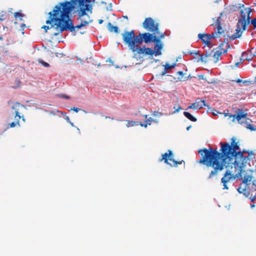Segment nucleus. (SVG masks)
Listing matches in <instances>:
<instances>
[{
	"instance_id": "412c9836",
	"label": "nucleus",
	"mask_w": 256,
	"mask_h": 256,
	"mask_svg": "<svg viewBox=\"0 0 256 256\" xmlns=\"http://www.w3.org/2000/svg\"><path fill=\"white\" fill-rule=\"evenodd\" d=\"M224 116H228V119L232 122H234L235 119L236 118L238 121L240 120V112H237L236 114H228V113H224Z\"/></svg>"
},
{
	"instance_id": "f257e3e1",
	"label": "nucleus",
	"mask_w": 256,
	"mask_h": 256,
	"mask_svg": "<svg viewBox=\"0 0 256 256\" xmlns=\"http://www.w3.org/2000/svg\"><path fill=\"white\" fill-rule=\"evenodd\" d=\"M231 140L230 144L220 142V152L216 148H212L208 149L204 148L198 151L202 156L198 162L205 165L208 168H212L208 180L216 176L224 168L230 166V164H234L236 168H240V162L236 160L238 156L240 155V151H237L239 149V146L234 137L232 138Z\"/></svg>"
},
{
	"instance_id": "2f4dec72",
	"label": "nucleus",
	"mask_w": 256,
	"mask_h": 256,
	"mask_svg": "<svg viewBox=\"0 0 256 256\" xmlns=\"http://www.w3.org/2000/svg\"><path fill=\"white\" fill-rule=\"evenodd\" d=\"M188 53L190 55L194 56V58H196V56L200 55V51H198V50L194 51V52H188Z\"/></svg>"
},
{
	"instance_id": "4c0bfd02",
	"label": "nucleus",
	"mask_w": 256,
	"mask_h": 256,
	"mask_svg": "<svg viewBox=\"0 0 256 256\" xmlns=\"http://www.w3.org/2000/svg\"><path fill=\"white\" fill-rule=\"evenodd\" d=\"M177 74H179V75H180V76H182V78H178V80H181V81H184V80H186V78H184V80H182V76H183V75H184V73H183V72H182V71H179V72H177Z\"/></svg>"
},
{
	"instance_id": "864d4df0",
	"label": "nucleus",
	"mask_w": 256,
	"mask_h": 256,
	"mask_svg": "<svg viewBox=\"0 0 256 256\" xmlns=\"http://www.w3.org/2000/svg\"><path fill=\"white\" fill-rule=\"evenodd\" d=\"M66 120H67V122H70V118H69V117H68V116H66Z\"/></svg>"
},
{
	"instance_id": "603ef678",
	"label": "nucleus",
	"mask_w": 256,
	"mask_h": 256,
	"mask_svg": "<svg viewBox=\"0 0 256 256\" xmlns=\"http://www.w3.org/2000/svg\"><path fill=\"white\" fill-rule=\"evenodd\" d=\"M104 118H105L106 119V118H111L112 120H114V118H111L110 116H106L104 117Z\"/></svg>"
},
{
	"instance_id": "f704fd0d",
	"label": "nucleus",
	"mask_w": 256,
	"mask_h": 256,
	"mask_svg": "<svg viewBox=\"0 0 256 256\" xmlns=\"http://www.w3.org/2000/svg\"><path fill=\"white\" fill-rule=\"evenodd\" d=\"M174 113L178 112L180 110H182V108L178 104L177 106H174Z\"/></svg>"
},
{
	"instance_id": "a19ab883",
	"label": "nucleus",
	"mask_w": 256,
	"mask_h": 256,
	"mask_svg": "<svg viewBox=\"0 0 256 256\" xmlns=\"http://www.w3.org/2000/svg\"><path fill=\"white\" fill-rule=\"evenodd\" d=\"M70 110H72L76 112H79L81 110L80 108H78L73 107L72 108H71Z\"/></svg>"
},
{
	"instance_id": "5fc2aeb1",
	"label": "nucleus",
	"mask_w": 256,
	"mask_h": 256,
	"mask_svg": "<svg viewBox=\"0 0 256 256\" xmlns=\"http://www.w3.org/2000/svg\"><path fill=\"white\" fill-rule=\"evenodd\" d=\"M237 190L240 194V186L237 188Z\"/></svg>"
},
{
	"instance_id": "13d9d810",
	"label": "nucleus",
	"mask_w": 256,
	"mask_h": 256,
	"mask_svg": "<svg viewBox=\"0 0 256 256\" xmlns=\"http://www.w3.org/2000/svg\"><path fill=\"white\" fill-rule=\"evenodd\" d=\"M124 18H126V19H128V16H123Z\"/></svg>"
},
{
	"instance_id": "4468645a",
	"label": "nucleus",
	"mask_w": 256,
	"mask_h": 256,
	"mask_svg": "<svg viewBox=\"0 0 256 256\" xmlns=\"http://www.w3.org/2000/svg\"><path fill=\"white\" fill-rule=\"evenodd\" d=\"M238 174H240V173L238 172L235 176L231 174L229 170H226L225 172L224 176L222 178L221 182L223 184V189L228 190V188L227 186V182H228L230 180H235L238 177Z\"/></svg>"
},
{
	"instance_id": "aec40b11",
	"label": "nucleus",
	"mask_w": 256,
	"mask_h": 256,
	"mask_svg": "<svg viewBox=\"0 0 256 256\" xmlns=\"http://www.w3.org/2000/svg\"><path fill=\"white\" fill-rule=\"evenodd\" d=\"M240 9V4H232L228 6L227 9L228 13L232 14L234 12L239 11Z\"/></svg>"
},
{
	"instance_id": "393cba45",
	"label": "nucleus",
	"mask_w": 256,
	"mask_h": 256,
	"mask_svg": "<svg viewBox=\"0 0 256 256\" xmlns=\"http://www.w3.org/2000/svg\"><path fill=\"white\" fill-rule=\"evenodd\" d=\"M251 59H252L251 56L250 55L248 56V54L246 52H244L241 54V62L242 60L244 61L246 60H251Z\"/></svg>"
},
{
	"instance_id": "79ce46f5",
	"label": "nucleus",
	"mask_w": 256,
	"mask_h": 256,
	"mask_svg": "<svg viewBox=\"0 0 256 256\" xmlns=\"http://www.w3.org/2000/svg\"><path fill=\"white\" fill-rule=\"evenodd\" d=\"M60 98H66V99H70V96H67V95H65V94H60Z\"/></svg>"
},
{
	"instance_id": "5701e85b",
	"label": "nucleus",
	"mask_w": 256,
	"mask_h": 256,
	"mask_svg": "<svg viewBox=\"0 0 256 256\" xmlns=\"http://www.w3.org/2000/svg\"><path fill=\"white\" fill-rule=\"evenodd\" d=\"M194 104L196 109H200L206 106L204 100H200L199 99L196 100Z\"/></svg>"
},
{
	"instance_id": "39448f33",
	"label": "nucleus",
	"mask_w": 256,
	"mask_h": 256,
	"mask_svg": "<svg viewBox=\"0 0 256 256\" xmlns=\"http://www.w3.org/2000/svg\"><path fill=\"white\" fill-rule=\"evenodd\" d=\"M159 37H157L156 34H154L152 42H154L156 43L154 45V50H153L152 48H146L145 46H142V48H139V52H144V55L145 56H152L154 54L156 56H160L162 54V50L163 48V45L162 44L160 38H164V34L163 33L160 34Z\"/></svg>"
},
{
	"instance_id": "f03ea898",
	"label": "nucleus",
	"mask_w": 256,
	"mask_h": 256,
	"mask_svg": "<svg viewBox=\"0 0 256 256\" xmlns=\"http://www.w3.org/2000/svg\"><path fill=\"white\" fill-rule=\"evenodd\" d=\"M62 8V6L56 5L52 11L48 14L49 19L46 21L47 24H50L52 22H53L54 26H56V32L54 33V36H56L64 30H68L71 32H74L75 31V28H80L86 26L81 22L80 24L74 26L72 20L70 18V14H68V17L62 20L61 16L62 8Z\"/></svg>"
},
{
	"instance_id": "f3484780",
	"label": "nucleus",
	"mask_w": 256,
	"mask_h": 256,
	"mask_svg": "<svg viewBox=\"0 0 256 256\" xmlns=\"http://www.w3.org/2000/svg\"><path fill=\"white\" fill-rule=\"evenodd\" d=\"M213 54V52H207L206 54L204 55L201 54L200 55V58L197 60L198 62H206L208 60H212V59L210 58V57H212Z\"/></svg>"
},
{
	"instance_id": "72a5a7b5",
	"label": "nucleus",
	"mask_w": 256,
	"mask_h": 256,
	"mask_svg": "<svg viewBox=\"0 0 256 256\" xmlns=\"http://www.w3.org/2000/svg\"><path fill=\"white\" fill-rule=\"evenodd\" d=\"M176 66V64H172V65H170L168 64H166L164 66V68L166 70H170V69H172V68H174Z\"/></svg>"
},
{
	"instance_id": "e433bc0d",
	"label": "nucleus",
	"mask_w": 256,
	"mask_h": 256,
	"mask_svg": "<svg viewBox=\"0 0 256 256\" xmlns=\"http://www.w3.org/2000/svg\"><path fill=\"white\" fill-rule=\"evenodd\" d=\"M241 83L244 84L246 86H248V85L252 84V81L246 80H242V79H241Z\"/></svg>"
},
{
	"instance_id": "58836bf2",
	"label": "nucleus",
	"mask_w": 256,
	"mask_h": 256,
	"mask_svg": "<svg viewBox=\"0 0 256 256\" xmlns=\"http://www.w3.org/2000/svg\"><path fill=\"white\" fill-rule=\"evenodd\" d=\"M251 24L254 26V29L256 28V18L252 19V20H250Z\"/></svg>"
},
{
	"instance_id": "2eb2a0df",
	"label": "nucleus",
	"mask_w": 256,
	"mask_h": 256,
	"mask_svg": "<svg viewBox=\"0 0 256 256\" xmlns=\"http://www.w3.org/2000/svg\"><path fill=\"white\" fill-rule=\"evenodd\" d=\"M253 172L252 170L248 168L246 170H244V172L241 174V180H242V184H248V182H251Z\"/></svg>"
},
{
	"instance_id": "bf43d9fd",
	"label": "nucleus",
	"mask_w": 256,
	"mask_h": 256,
	"mask_svg": "<svg viewBox=\"0 0 256 256\" xmlns=\"http://www.w3.org/2000/svg\"><path fill=\"white\" fill-rule=\"evenodd\" d=\"M254 82H256V76L255 77V80L254 81Z\"/></svg>"
},
{
	"instance_id": "8fccbe9b",
	"label": "nucleus",
	"mask_w": 256,
	"mask_h": 256,
	"mask_svg": "<svg viewBox=\"0 0 256 256\" xmlns=\"http://www.w3.org/2000/svg\"><path fill=\"white\" fill-rule=\"evenodd\" d=\"M103 22H104V21H103V20H98V23H99L100 24H102Z\"/></svg>"
},
{
	"instance_id": "7ed1b4c3",
	"label": "nucleus",
	"mask_w": 256,
	"mask_h": 256,
	"mask_svg": "<svg viewBox=\"0 0 256 256\" xmlns=\"http://www.w3.org/2000/svg\"><path fill=\"white\" fill-rule=\"evenodd\" d=\"M154 33L150 34L148 32L140 33L136 36L134 30H132L130 32L126 31L122 34V37L124 42L127 44L129 48L133 52H136V54L140 56L144 55V52H139V48H141L139 46L143 42L146 44L150 43L152 41V38Z\"/></svg>"
},
{
	"instance_id": "cd10ccee",
	"label": "nucleus",
	"mask_w": 256,
	"mask_h": 256,
	"mask_svg": "<svg viewBox=\"0 0 256 256\" xmlns=\"http://www.w3.org/2000/svg\"><path fill=\"white\" fill-rule=\"evenodd\" d=\"M241 194H243L245 196L246 198H248L251 195L250 190H247L246 188L242 189V191H241Z\"/></svg>"
},
{
	"instance_id": "c85d7f7f",
	"label": "nucleus",
	"mask_w": 256,
	"mask_h": 256,
	"mask_svg": "<svg viewBox=\"0 0 256 256\" xmlns=\"http://www.w3.org/2000/svg\"><path fill=\"white\" fill-rule=\"evenodd\" d=\"M14 16L16 18H18L20 20H22V18L24 17V14H22L19 12H16L14 13Z\"/></svg>"
},
{
	"instance_id": "20e7f679",
	"label": "nucleus",
	"mask_w": 256,
	"mask_h": 256,
	"mask_svg": "<svg viewBox=\"0 0 256 256\" xmlns=\"http://www.w3.org/2000/svg\"><path fill=\"white\" fill-rule=\"evenodd\" d=\"M90 2L91 0H70V2L65 1L58 3V5L62 6L61 13L62 20L68 17V14H70L76 6H79L80 8H84L86 4V2L90 3Z\"/></svg>"
},
{
	"instance_id": "680f3d73",
	"label": "nucleus",
	"mask_w": 256,
	"mask_h": 256,
	"mask_svg": "<svg viewBox=\"0 0 256 256\" xmlns=\"http://www.w3.org/2000/svg\"><path fill=\"white\" fill-rule=\"evenodd\" d=\"M84 112L85 113H86V111L84 110Z\"/></svg>"
},
{
	"instance_id": "4d7b16f0",
	"label": "nucleus",
	"mask_w": 256,
	"mask_h": 256,
	"mask_svg": "<svg viewBox=\"0 0 256 256\" xmlns=\"http://www.w3.org/2000/svg\"><path fill=\"white\" fill-rule=\"evenodd\" d=\"M190 128H191V126H188V127H187L186 130H188L190 129Z\"/></svg>"
},
{
	"instance_id": "dca6fc26",
	"label": "nucleus",
	"mask_w": 256,
	"mask_h": 256,
	"mask_svg": "<svg viewBox=\"0 0 256 256\" xmlns=\"http://www.w3.org/2000/svg\"><path fill=\"white\" fill-rule=\"evenodd\" d=\"M251 122L252 120L250 118H247L245 121L241 120V126L248 130H250L252 132L256 131V126L250 123Z\"/></svg>"
},
{
	"instance_id": "7c9ffc66",
	"label": "nucleus",
	"mask_w": 256,
	"mask_h": 256,
	"mask_svg": "<svg viewBox=\"0 0 256 256\" xmlns=\"http://www.w3.org/2000/svg\"><path fill=\"white\" fill-rule=\"evenodd\" d=\"M138 122H134L132 120H128L127 123L126 124V126L127 127L132 126L136 124V125H138V124L137 123H138Z\"/></svg>"
},
{
	"instance_id": "a211bd4d",
	"label": "nucleus",
	"mask_w": 256,
	"mask_h": 256,
	"mask_svg": "<svg viewBox=\"0 0 256 256\" xmlns=\"http://www.w3.org/2000/svg\"><path fill=\"white\" fill-rule=\"evenodd\" d=\"M222 15V13L220 14V16L218 18L215 24L216 26V29L217 30L215 32L217 34H218L219 36L224 32V30L222 29V18L221 16Z\"/></svg>"
},
{
	"instance_id": "0eeeda50",
	"label": "nucleus",
	"mask_w": 256,
	"mask_h": 256,
	"mask_svg": "<svg viewBox=\"0 0 256 256\" xmlns=\"http://www.w3.org/2000/svg\"><path fill=\"white\" fill-rule=\"evenodd\" d=\"M240 62H236L234 65L230 66L226 80L230 83H240V72L238 68Z\"/></svg>"
},
{
	"instance_id": "3c124183",
	"label": "nucleus",
	"mask_w": 256,
	"mask_h": 256,
	"mask_svg": "<svg viewBox=\"0 0 256 256\" xmlns=\"http://www.w3.org/2000/svg\"><path fill=\"white\" fill-rule=\"evenodd\" d=\"M68 122L72 126H73V127H74V123H73V122H72L71 121H70V122Z\"/></svg>"
},
{
	"instance_id": "c756f323",
	"label": "nucleus",
	"mask_w": 256,
	"mask_h": 256,
	"mask_svg": "<svg viewBox=\"0 0 256 256\" xmlns=\"http://www.w3.org/2000/svg\"><path fill=\"white\" fill-rule=\"evenodd\" d=\"M247 114V112L243 109V108H241V120H243V119L246 118Z\"/></svg>"
},
{
	"instance_id": "37998d69",
	"label": "nucleus",
	"mask_w": 256,
	"mask_h": 256,
	"mask_svg": "<svg viewBox=\"0 0 256 256\" xmlns=\"http://www.w3.org/2000/svg\"><path fill=\"white\" fill-rule=\"evenodd\" d=\"M140 125L142 126V127H144L145 128H146L147 127V126L148 125L146 123V124H143L142 123V122H140Z\"/></svg>"
},
{
	"instance_id": "423d86ee",
	"label": "nucleus",
	"mask_w": 256,
	"mask_h": 256,
	"mask_svg": "<svg viewBox=\"0 0 256 256\" xmlns=\"http://www.w3.org/2000/svg\"><path fill=\"white\" fill-rule=\"evenodd\" d=\"M92 7L90 4H86L84 8H80L77 10V14L78 16V20H80L86 26L89 23L92 22V20L90 19L89 15L86 12H90V14L92 13Z\"/></svg>"
},
{
	"instance_id": "49530a36",
	"label": "nucleus",
	"mask_w": 256,
	"mask_h": 256,
	"mask_svg": "<svg viewBox=\"0 0 256 256\" xmlns=\"http://www.w3.org/2000/svg\"><path fill=\"white\" fill-rule=\"evenodd\" d=\"M250 201L252 202H254V201L256 200V196H254L252 197L250 196Z\"/></svg>"
},
{
	"instance_id": "6e6552de",
	"label": "nucleus",
	"mask_w": 256,
	"mask_h": 256,
	"mask_svg": "<svg viewBox=\"0 0 256 256\" xmlns=\"http://www.w3.org/2000/svg\"><path fill=\"white\" fill-rule=\"evenodd\" d=\"M244 7V4H241V8H244V10H246V12H244L243 10L241 9V34L243 31L246 30V26L250 24H251L250 20H252L250 16L252 8H248V9H247Z\"/></svg>"
},
{
	"instance_id": "1a4fd4ad",
	"label": "nucleus",
	"mask_w": 256,
	"mask_h": 256,
	"mask_svg": "<svg viewBox=\"0 0 256 256\" xmlns=\"http://www.w3.org/2000/svg\"><path fill=\"white\" fill-rule=\"evenodd\" d=\"M254 154L253 151L244 149L241 150V174L244 172V168L248 165L250 166V162H252Z\"/></svg>"
},
{
	"instance_id": "9d476101",
	"label": "nucleus",
	"mask_w": 256,
	"mask_h": 256,
	"mask_svg": "<svg viewBox=\"0 0 256 256\" xmlns=\"http://www.w3.org/2000/svg\"><path fill=\"white\" fill-rule=\"evenodd\" d=\"M143 28L154 34H159V24L152 18H147L142 23Z\"/></svg>"
},
{
	"instance_id": "bb28decb",
	"label": "nucleus",
	"mask_w": 256,
	"mask_h": 256,
	"mask_svg": "<svg viewBox=\"0 0 256 256\" xmlns=\"http://www.w3.org/2000/svg\"><path fill=\"white\" fill-rule=\"evenodd\" d=\"M144 116L146 119L145 123H146L148 125H150L152 122H158L157 120L152 119V118H148V116L146 114L144 115Z\"/></svg>"
},
{
	"instance_id": "a18cd8bd",
	"label": "nucleus",
	"mask_w": 256,
	"mask_h": 256,
	"mask_svg": "<svg viewBox=\"0 0 256 256\" xmlns=\"http://www.w3.org/2000/svg\"><path fill=\"white\" fill-rule=\"evenodd\" d=\"M166 68H164V70L162 72V73L160 74V76H164L166 74Z\"/></svg>"
},
{
	"instance_id": "09e8293b",
	"label": "nucleus",
	"mask_w": 256,
	"mask_h": 256,
	"mask_svg": "<svg viewBox=\"0 0 256 256\" xmlns=\"http://www.w3.org/2000/svg\"><path fill=\"white\" fill-rule=\"evenodd\" d=\"M250 207H251L252 208H253L255 207V205H254V204H250Z\"/></svg>"
},
{
	"instance_id": "473e14b6",
	"label": "nucleus",
	"mask_w": 256,
	"mask_h": 256,
	"mask_svg": "<svg viewBox=\"0 0 256 256\" xmlns=\"http://www.w3.org/2000/svg\"><path fill=\"white\" fill-rule=\"evenodd\" d=\"M50 24H52L50 28L47 26H42V28L44 29L46 32H47V31L48 29L52 28L53 27H54V28H56V26H54L53 22H52V23Z\"/></svg>"
},
{
	"instance_id": "a878e982",
	"label": "nucleus",
	"mask_w": 256,
	"mask_h": 256,
	"mask_svg": "<svg viewBox=\"0 0 256 256\" xmlns=\"http://www.w3.org/2000/svg\"><path fill=\"white\" fill-rule=\"evenodd\" d=\"M184 114L186 118L192 122H195L197 120V119L188 112H184Z\"/></svg>"
},
{
	"instance_id": "6e6d98bb",
	"label": "nucleus",
	"mask_w": 256,
	"mask_h": 256,
	"mask_svg": "<svg viewBox=\"0 0 256 256\" xmlns=\"http://www.w3.org/2000/svg\"><path fill=\"white\" fill-rule=\"evenodd\" d=\"M21 26H22V28H24L26 26V24H22Z\"/></svg>"
},
{
	"instance_id": "c9c22d12",
	"label": "nucleus",
	"mask_w": 256,
	"mask_h": 256,
	"mask_svg": "<svg viewBox=\"0 0 256 256\" xmlns=\"http://www.w3.org/2000/svg\"><path fill=\"white\" fill-rule=\"evenodd\" d=\"M152 116H162V114L158 111H154L152 112Z\"/></svg>"
},
{
	"instance_id": "052dcab7",
	"label": "nucleus",
	"mask_w": 256,
	"mask_h": 256,
	"mask_svg": "<svg viewBox=\"0 0 256 256\" xmlns=\"http://www.w3.org/2000/svg\"><path fill=\"white\" fill-rule=\"evenodd\" d=\"M253 184H254V185L256 186V183H254H254H253Z\"/></svg>"
},
{
	"instance_id": "ddd939ff",
	"label": "nucleus",
	"mask_w": 256,
	"mask_h": 256,
	"mask_svg": "<svg viewBox=\"0 0 256 256\" xmlns=\"http://www.w3.org/2000/svg\"><path fill=\"white\" fill-rule=\"evenodd\" d=\"M219 36H220L215 32H213L211 34H198L199 39L201 40L206 45L209 47H212L213 46L210 40L212 38H215Z\"/></svg>"
},
{
	"instance_id": "6ab92c4d",
	"label": "nucleus",
	"mask_w": 256,
	"mask_h": 256,
	"mask_svg": "<svg viewBox=\"0 0 256 256\" xmlns=\"http://www.w3.org/2000/svg\"><path fill=\"white\" fill-rule=\"evenodd\" d=\"M222 44H221L218 48V50H217L216 52H214L213 54L212 57L216 58V60H218V58L222 55V54H224L227 52V50L226 49H223L221 47L222 46Z\"/></svg>"
},
{
	"instance_id": "c03bdc74",
	"label": "nucleus",
	"mask_w": 256,
	"mask_h": 256,
	"mask_svg": "<svg viewBox=\"0 0 256 256\" xmlns=\"http://www.w3.org/2000/svg\"><path fill=\"white\" fill-rule=\"evenodd\" d=\"M198 78L200 80L205 79L204 75H203V74L198 75Z\"/></svg>"
},
{
	"instance_id": "9b49d317",
	"label": "nucleus",
	"mask_w": 256,
	"mask_h": 256,
	"mask_svg": "<svg viewBox=\"0 0 256 256\" xmlns=\"http://www.w3.org/2000/svg\"><path fill=\"white\" fill-rule=\"evenodd\" d=\"M12 109L14 110V114H15V120L16 122H12L10 124V128H14L16 124L19 125V120L22 118V120L24 121V118L23 116H21V112L22 110L25 109V107L24 105L20 104L19 102L15 103L12 106Z\"/></svg>"
},
{
	"instance_id": "f8f14e48",
	"label": "nucleus",
	"mask_w": 256,
	"mask_h": 256,
	"mask_svg": "<svg viewBox=\"0 0 256 256\" xmlns=\"http://www.w3.org/2000/svg\"><path fill=\"white\" fill-rule=\"evenodd\" d=\"M164 160V163L170 165V166L176 167L178 164H182L184 162V160L176 161L173 158L172 152L171 150H168L167 152L162 154V158H160L159 161L162 162Z\"/></svg>"
},
{
	"instance_id": "b1692460",
	"label": "nucleus",
	"mask_w": 256,
	"mask_h": 256,
	"mask_svg": "<svg viewBox=\"0 0 256 256\" xmlns=\"http://www.w3.org/2000/svg\"><path fill=\"white\" fill-rule=\"evenodd\" d=\"M108 28L110 32H114L115 33H118V28L117 26H113L110 22L108 24Z\"/></svg>"
},
{
	"instance_id": "4be33fe9",
	"label": "nucleus",
	"mask_w": 256,
	"mask_h": 256,
	"mask_svg": "<svg viewBox=\"0 0 256 256\" xmlns=\"http://www.w3.org/2000/svg\"><path fill=\"white\" fill-rule=\"evenodd\" d=\"M238 24H237L238 28L236 29V34H232L230 36V40H234L236 38L240 37V34H239V32L240 31V29L239 28V24H240V17H238Z\"/></svg>"
},
{
	"instance_id": "de8ad7c7",
	"label": "nucleus",
	"mask_w": 256,
	"mask_h": 256,
	"mask_svg": "<svg viewBox=\"0 0 256 256\" xmlns=\"http://www.w3.org/2000/svg\"><path fill=\"white\" fill-rule=\"evenodd\" d=\"M190 108L196 109L195 106L194 104H192V105L188 106V109H190Z\"/></svg>"
},
{
	"instance_id": "ea45409f",
	"label": "nucleus",
	"mask_w": 256,
	"mask_h": 256,
	"mask_svg": "<svg viewBox=\"0 0 256 256\" xmlns=\"http://www.w3.org/2000/svg\"><path fill=\"white\" fill-rule=\"evenodd\" d=\"M39 62L41 63L45 67H48L49 64L45 62H44L42 60H40Z\"/></svg>"
}]
</instances>
